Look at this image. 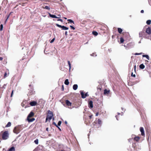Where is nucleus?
Returning a JSON list of instances; mask_svg holds the SVG:
<instances>
[{"label":"nucleus","mask_w":151,"mask_h":151,"mask_svg":"<svg viewBox=\"0 0 151 151\" xmlns=\"http://www.w3.org/2000/svg\"><path fill=\"white\" fill-rule=\"evenodd\" d=\"M48 113L49 114V115H48L46 118L45 122H46L48 120L50 121L52 119V116H53V114L52 112L50 111H48Z\"/></svg>","instance_id":"nucleus-1"},{"label":"nucleus","mask_w":151,"mask_h":151,"mask_svg":"<svg viewBox=\"0 0 151 151\" xmlns=\"http://www.w3.org/2000/svg\"><path fill=\"white\" fill-rule=\"evenodd\" d=\"M22 129L20 126H18L15 127L14 129V133L18 134L21 130Z\"/></svg>","instance_id":"nucleus-2"},{"label":"nucleus","mask_w":151,"mask_h":151,"mask_svg":"<svg viewBox=\"0 0 151 151\" xmlns=\"http://www.w3.org/2000/svg\"><path fill=\"white\" fill-rule=\"evenodd\" d=\"M9 137L8 132L6 131L4 132L2 134V138L4 140L7 139Z\"/></svg>","instance_id":"nucleus-3"},{"label":"nucleus","mask_w":151,"mask_h":151,"mask_svg":"<svg viewBox=\"0 0 151 151\" xmlns=\"http://www.w3.org/2000/svg\"><path fill=\"white\" fill-rule=\"evenodd\" d=\"M146 32L148 35H150L151 33V29L150 27H148L147 28Z\"/></svg>","instance_id":"nucleus-4"},{"label":"nucleus","mask_w":151,"mask_h":151,"mask_svg":"<svg viewBox=\"0 0 151 151\" xmlns=\"http://www.w3.org/2000/svg\"><path fill=\"white\" fill-rule=\"evenodd\" d=\"M140 130L141 133V135L142 136H144L145 135V132L144 130V129L143 127H141L140 128Z\"/></svg>","instance_id":"nucleus-5"},{"label":"nucleus","mask_w":151,"mask_h":151,"mask_svg":"<svg viewBox=\"0 0 151 151\" xmlns=\"http://www.w3.org/2000/svg\"><path fill=\"white\" fill-rule=\"evenodd\" d=\"M80 92L81 95V97L82 98L84 99L86 97V96H85V95L83 92L82 91H80Z\"/></svg>","instance_id":"nucleus-6"},{"label":"nucleus","mask_w":151,"mask_h":151,"mask_svg":"<svg viewBox=\"0 0 151 151\" xmlns=\"http://www.w3.org/2000/svg\"><path fill=\"white\" fill-rule=\"evenodd\" d=\"M37 104V102L35 101H32L30 103V105L32 106H35Z\"/></svg>","instance_id":"nucleus-7"},{"label":"nucleus","mask_w":151,"mask_h":151,"mask_svg":"<svg viewBox=\"0 0 151 151\" xmlns=\"http://www.w3.org/2000/svg\"><path fill=\"white\" fill-rule=\"evenodd\" d=\"M65 102L66 105L68 106H71V103L68 100H67L65 101Z\"/></svg>","instance_id":"nucleus-8"},{"label":"nucleus","mask_w":151,"mask_h":151,"mask_svg":"<svg viewBox=\"0 0 151 151\" xmlns=\"http://www.w3.org/2000/svg\"><path fill=\"white\" fill-rule=\"evenodd\" d=\"M88 105L89 107L91 108H92L93 107V102L92 101H89L88 103Z\"/></svg>","instance_id":"nucleus-9"},{"label":"nucleus","mask_w":151,"mask_h":151,"mask_svg":"<svg viewBox=\"0 0 151 151\" xmlns=\"http://www.w3.org/2000/svg\"><path fill=\"white\" fill-rule=\"evenodd\" d=\"M145 34V33L143 32H141L139 33V37H147L145 36H144V34Z\"/></svg>","instance_id":"nucleus-10"},{"label":"nucleus","mask_w":151,"mask_h":151,"mask_svg":"<svg viewBox=\"0 0 151 151\" xmlns=\"http://www.w3.org/2000/svg\"><path fill=\"white\" fill-rule=\"evenodd\" d=\"M34 114L33 112L31 111L28 115L27 118H30L33 116Z\"/></svg>","instance_id":"nucleus-11"},{"label":"nucleus","mask_w":151,"mask_h":151,"mask_svg":"<svg viewBox=\"0 0 151 151\" xmlns=\"http://www.w3.org/2000/svg\"><path fill=\"white\" fill-rule=\"evenodd\" d=\"M30 118H27V120L29 122H33L35 120V119L34 118H32V119H30Z\"/></svg>","instance_id":"nucleus-12"},{"label":"nucleus","mask_w":151,"mask_h":151,"mask_svg":"<svg viewBox=\"0 0 151 151\" xmlns=\"http://www.w3.org/2000/svg\"><path fill=\"white\" fill-rule=\"evenodd\" d=\"M78 86L77 84H74L73 85V88L74 90H76L78 88Z\"/></svg>","instance_id":"nucleus-13"},{"label":"nucleus","mask_w":151,"mask_h":151,"mask_svg":"<svg viewBox=\"0 0 151 151\" xmlns=\"http://www.w3.org/2000/svg\"><path fill=\"white\" fill-rule=\"evenodd\" d=\"M61 28L63 30H67L68 29V27H66L64 26H62Z\"/></svg>","instance_id":"nucleus-14"},{"label":"nucleus","mask_w":151,"mask_h":151,"mask_svg":"<svg viewBox=\"0 0 151 151\" xmlns=\"http://www.w3.org/2000/svg\"><path fill=\"white\" fill-rule=\"evenodd\" d=\"M69 82L68 79H66L65 80L64 83L66 85H68L69 84Z\"/></svg>","instance_id":"nucleus-15"},{"label":"nucleus","mask_w":151,"mask_h":151,"mask_svg":"<svg viewBox=\"0 0 151 151\" xmlns=\"http://www.w3.org/2000/svg\"><path fill=\"white\" fill-rule=\"evenodd\" d=\"M110 90L105 89L104 90V94H108L109 93Z\"/></svg>","instance_id":"nucleus-16"},{"label":"nucleus","mask_w":151,"mask_h":151,"mask_svg":"<svg viewBox=\"0 0 151 151\" xmlns=\"http://www.w3.org/2000/svg\"><path fill=\"white\" fill-rule=\"evenodd\" d=\"M49 14L50 17L52 18H57V17L54 15H52L50 13H49Z\"/></svg>","instance_id":"nucleus-17"},{"label":"nucleus","mask_w":151,"mask_h":151,"mask_svg":"<svg viewBox=\"0 0 151 151\" xmlns=\"http://www.w3.org/2000/svg\"><path fill=\"white\" fill-rule=\"evenodd\" d=\"M142 57H143L146 58L148 60H149V59H150L149 56L148 55H143Z\"/></svg>","instance_id":"nucleus-18"},{"label":"nucleus","mask_w":151,"mask_h":151,"mask_svg":"<svg viewBox=\"0 0 151 151\" xmlns=\"http://www.w3.org/2000/svg\"><path fill=\"white\" fill-rule=\"evenodd\" d=\"M139 139L140 138L138 137H135L134 138V140H135L137 142L139 140Z\"/></svg>","instance_id":"nucleus-19"},{"label":"nucleus","mask_w":151,"mask_h":151,"mask_svg":"<svg viewBox=\"0 0 151 151\" xmlns=\"http://www.w3.org/2000/svg\"><path fill=\"white\" fill-rule=\"evenodd\" d=\"M139 67L140 68L143 69L145 68V66L143 64H141L139 65Z\"/></svg>","instance_id":"nucleus-20"},{"label":"nucleus","mask_w":151,"mask_h":151,"mask_svg":"<svg viewBox=\"0 0 151 151\" xmlns=\"http://www.w3.org/2000/svg\"><path fill=\"white\" fill-rule=\"evenodd\" d=\"M9 151H15V148L14 147H12L9 149Z\"/></svg>","instance_id":"nucleus-21"},{"label":"nucleus","mask_w":151,"mask_h":151,"mask_svg":"<svg viewBox=\"0 0 151 151\" xmlns=\"http://www.w3.org/2000/svg\"><path fill=\"white\" fill-rule=\"evenodd\" d=\"M118 32L119 33H121L122 32V29H121V28H118Z\"/></svg>","instance_id":"nucleus-22"},{"label":"nucleus","mask_w":151,"mask_h":151,"mask_svg":"<svg viewBox=\"0 0 151 151\" xmlns=\"http://www.w3.org/2000/svg\"><path fill=\"white\" fill-rule=\"evenodd\" d=\"M68 65H69V70H70L71 68V64L70 63V61H68Z\"/></svg>","instance_id":"nucleus-23"},{"label":"nucleus","mask_w":151,"mask_h":151,"mask_svg":"<svg viewBox=\"0 0 151 151\" xmlns=\"http://www.w3.org/2000/svg\"><path fill=\"white\" fill-rule=\"evenodd\" d=\"M11 123L10 122H8L7 124L6 125V127H9L11 126Z\"/></svg>","instance_id":"nucleus-24"},{"label":"nucleus","mask_w":151,"mask_h":151,"mask_svg":"<svg viewBox=\"0 0 151 151\" xmlns=\"http://www.w3.org/2000/svg\"><path fill=\"white\" fill-rule=\"evenodd\" d=\"M92 33L95 36H97L98 34V33L96 31H93L92 32Z\"/></svg>","instance_id":"nucleus-25"},{"label":"nucleus","mask_w":151,"mask_h":151,"mask_svg":"<svg viewBox=\"0 0 151 151\" xmlns=\"http://www.w3.org/2000/svg\"><path fill=\"white\" fill-rule=\"evenodd\" d=\"M151 20H147L146 22V23L147 24H151Z\"/></svg>","instance_id":"nucleus-26"},{"label":"nucleus","mask_w":151,"mask_h":151,"mask_svg":"<svg viewBox=\"0 0 151 151\" xmlns=\"http://www.w3.org/2000/svg\"><path fill=\"white\" fill-rule=\"evenodd\" d=\"M98 124L101 125L102 124V122L100 119H98Z\"/></svg>","instance_id":"nucleus-27"},{"label":"nucleus","mask_w":151,"mask_h":151,"mask_svg":"<svg viewBox=\"0 0 151 151\" xmlns=\"http://www.w3.org/2000/svg\"><path fill=\"white\" fill-rule=\"evenodd\" d=\"M120 42L121 43H123L124 42V39L122 37H121L120 38Z\"/></svg>","instance_id":"nucleus-28"},{"label":"nucleus","mask_w":151,"mask_h":151,"mask_svg":"<svg viewBox=\"0 0 151 151\" xmlns=\"http://www.w3.org/2000/svg\"><path fill=\"white\" fill-rule=\"evenodd\" d=\"M68 21H69V22H70V23H73V24H74V21L72 20L71 19H68L67 20Z\"/></svg>","instance_id":"nucleus-29"},{"label":"nucleus","mask_w":151,"mask_h":151,"mask_svg":"<svg viewBox=\"0 0 151 151\" xmlns=\"http://www.w3.org/2000/svg\"><path fill=\"white\" fill-rule=\"evenodd\" d=\"M3 24H1L0 25V30L1 31H2L3 30Z\"/></svg>","instance_id":"nucleus-30"},{"label":"nucleus","mask_w":151,"mask_h":151,"mask_svg":"<svg viewBox=\"0 0 151 151\" xmlns=\"http://www.w3.org/2000/svg\"><path fill=\"white\" fill-rule=\"evenodd\" d=\"M44 8H45L46 9H48V10H50V8L48 6H46Z\"/></svg>","instance_id":"nucleus-31"},{"label":"nucleus","mask_w":151,"mask_h":151,"mask_svg":"<svg viewBox=\"0 0 151 151\" xmlns=\"http://www.w3.org/2000/svg\"><path fill=\"white\" fill-rule=\"evenodd\" d=\"M34 142H35V143L36 144H38V140L37 139H36L34 141Z\"/></svg>","instance_id":"nucleus-32"},{"label":"nucleus","mask_w":151,"mask_h":151,"mask_svg":"<svg viewBox=\"0 0 151 151\" xmlns=\"http://www.w3.org/2000/svg\"><path fill=\"white\" fill-rule=\"evenodd\" d=\"M56 25L57 27H60V28H62V26H61V25H59V24H56Z\"/></svg>","instance_id":"nucleus-33"},{"label":"nucleus","mask_w":151,"mask_h":151,"mask_svg":"<svg viewBox=\"0 0 151 151\" xmlns=\"http://www.w3.org/2000/svg\"><path fill=\"white\" fill-rule=\"evenodd\" d=\"M55 40V38H53L52 39L51 41H50V43H52L54 42Z\"/></svg>","instance_id":"nucleus-34"},{"label":"nucleus","mask_w":151,"mask_h":151,"mask_svg":"<svg viewBox=\"0 0 151 151\" xmlns=\"http://www.w3.org/2000/svg\"><path fill=\"white\" fill-rule=\"evenodd\" d=\"M61 123V121H59L58 123V126H60V124Z\"/></svg>","instance_id":"nucleus-35"},{"label":"nucleus","mask_w":151,"mask_h":151,"mask_svg":"<svg viewBox=\"0 0 151 151\" xmlns=\"http://www.w3.org/2000/svg\"><path fill=\"white\" fill-rule=\"evenodd\" d=\"M70 27L72 29H73V30H74L75 29V28L74 27H73V26H72L70 25Z\"/></svg>","instance_id":"nucleus-36"},{"label":"nucleus","mask_w":151,"mask_h":151,"mask_svg":"<svg viewBox=\"0 0 151 151\" xmlns=\"http://www.w3.org/2000/svg\"><path fill=\"white\" fill-rule=\"evenodd\" d=\"M7 76V74L6 73H5L4 76V78H5Z\"/></svg>","instance_id":"nucleus-37"},{"label":"nucleus","mask_w":151,"mask_h":151,"mask_svg":"<svg viewBox=\"0 0 151 151\" xmlns=\"http://www.w3.org/2000/svg\"><path fill=\"white\" fill-rule=\"evenodd\" d=\"M142 54V53H136L135 54V55H141V54Z\"/></svg>","instance_id":"nucleus-38"},{"label":"nucleus","mask_w":151,"mask_h":151,"mask_svg":"<svg viewBox=\"0 0 151 151\" xmlns=\"http://www.w3.org/2000/svg\"><path fill=\"white\" fill-rule=\"evenodd\" d=\"M6 86V84H4V85L2 86V88L5 89V87Z\"/></svg>","instance_id":"nucleus-39"},{"label":"nucleus","mask_w":151,"mask_h":151,"mask_svg":"<svg viewBox=\"0 0 151 151\" xmlns=\"http://www.w3.org/2000/svg\"><path fill=\"white\" fill-rule=\"evenodd\" d=\"M131 76H133V77H135V74H133V73H132Z\"/></svg>","instance_id":"nucleus-40"},{"label":"nucleus","mask_w":151,"mask_h":151,"mask_svg":"<svg viewBox=\"0 0 151 151\" xmlns=\"http://www.w3.org/2000/svg\"><path fill=\"white\" fill-rule=\"evenodd\" d=\"M53 124L55 125L56 126V127H58V125L55 122H53Z\"/></svg>","instance_id":"nucleus-41"},{"label":"nucleus","mask_w":151,"mask_h":151,"mask_svg":"<svg viewBox=\"0 0 151 151\" xmlns=\"http://www.w3.org/2000/svg\"><path fill=\"white\" fill-rule=\"evenodd\" d=\"M61 17V15L60 14H59L58 15V17H57V18H59Z\"/></svg>","instance_id":"nucleus-42"},{"label":"nucleus","mask_w":151,"mask_h":151,"mask_svg":"<svg viewBox=\"0 0 151 151\" xmlns=\"http://www.w3.org/2000/svg\"><path fill=\"white\" fill-rule=\"evenodd\" d=\"M57 20L58 21H61L62 22L63 21V20L62 19H58Z\"/></svg>","instance_id":"nucleus-43"},{"label":"nucleus","mask_w":151,"mask_h":151,"mask_svg":"<svg viewBox=\"0 0 151 151\" xmlns=\"http://www.w3.org/2000/svg\"><path fill=\"white\" fill-rule=\"evenodd\" d=\"M13 90L12 91V93H11V97H12V96L13 94Z\"/></svg>","instance_id":"nucleus-44"},{"label":"nucleus","mask_w":151,"mask_h":151,"mask_svg":"<svg viewBox=\"0 0 151 151\" xmlns=\"http://www.w3.org/2000/svg\"><path fill=\"white\" fill-rule=\"evenodd\" d=\"M10 14L9 15H8L7 16V19H8L9 18V16L10 15Z\"/></svg>","instance_id":"nucleus-45"},{"label":"nucleus","mask_w":151,"mask_h":151,"mask_svg":"<svg viewBox=\"0 0 151 151\" xmlns=\"http://www.w3.org/2000/svg\"><path fill=\"white\" fill-rule=\"evenodd\" d=\"M144 12V11L143 10H141V13H143Z\"/></svg>","instance_id":"nucleus-46"},{"label":"nucleus","mask_w":151,"mask_h":151,"mask_svg":"<svg viewBox=\"0 0 151 151\" xmlns=\"http://www.w3.org/2000/svg\"><path fill=\"white\" fill-rule=\"evenodd\" d=\"M67 33H68V32H67V31H65V35H67Z\"/></svg>","instance_id":"nucleus-47"},{"label":"nucleus","mask_w":151,"mask_h":151,"mask_svg":"<svg viewBox=\"0 0 151 151\" xmlns=\"http://www.w3.org/2000/svg\"><path fill=\"white\" fill-rule=\"evenodd\" d=\"M85 96H86V97L87 96H88V93H85Z\"/></svg>","instance_id":"nucleus-48"},{"label":"nucleus","mask_w":151,"mask_h":151,"mask_svg":"<svg viewBox=\"0 0 151 151\" xmlns=\"http://www.w3.org/2000/svg\"><path fill=\"white\" fill-rule=\"evenodd\" d=\"M3 58L2 57H0V60H2Z\"/></svg>","instance_id":"nucleus-49"},{"label":"nucleus","mask_w":151,"mask_h":151,"mask_svg":"<svg viewBox=\"0 0 151 151\" xmlns=\"http://www.w3.org/2000/svg\"><path fill=\"white\" fill-rule=\"evenodd\" d=\"M91 56H96V55H93V54H91Z\"/></svg>","instance_id":"nucleus-50"},{"label":"nucleus","mask_w":151,"mask_h":151,"mask_svg":"<svg viewBox=\"0 0 151 151\" xmlns=\"http://www.w3.org/2000/svg\"><path fill=\"white\" fill-rule=\"evenodd\" d=\"M98 114H99L98 113H96V116H98Z\"/></svg>","instance_id":"nucleus-51"},{"label":"nucleus","mask_w":151,"mask_h":151,"mask_svg":"<svg viewBox=\"0 0 151 151\" xmlns=\"http://www.w3.org/2000/svg\"><path fill=\"white\" fill-rule=\"evenodd\" d=\"M57 127L58 128V129H59L60 131H61V130L60 129V127H59L58 126V127Z\"/></svg>","instance_id":"nucleus-52"},{"label":"nucleus","mask_w":151,"mask_h":151,"mask_svg":"<svg viewBox=\"0 0 151 151\" xmlns=\"http://www.w3.org/2000/svg\"><path fill=\"white\" fill-rule=\"evenodd\" d=\"M46 130L47 131H48V128H47L46 129Z\"/></svg>","instance_id":"nucleus-53"},{"label":"nucleus","mask_w":151,"mask_h":151,"mask_svg":"<svg viewBox=\"0 0 151 151\" xmlns=\"http://www.w3.org/2000/svg\"><path fill=\"white\" fill-rule=\"evenodd\" d=\"M136 65H135L134 66V69L135 70V69H136Z\"/></svg>","instance_id":"nucleus-54"},{"label":"nucleus","mask_w":151,"mask_h":151,"mask_svg":"<svg viewBox=\"0 0 151 151\" xmlns=\"http://www.w3.org/2000/svg\"><path fill=\"white\" fill-rule=\"evenodd\" d=\"M115 117H116V119H117V120H118V118H117V116H115Z\"/></svg>","instance_id":"nucleus-55"},{"label":"nucleus","mask_w":151,"mask_h":151,"mask_svg":"<svg viewBox=\"0 0 151 151\" xmlns=\"http://www.w3.org/2000/svg\"><path fill=\"white\" fill-rule=\"evenodd\" d=\"M65 123L66 124H67V122L66 121H65Z\"/></svg>","instance_id":"nucleus-56"},{"label":"nucleus","mask_w":151,"mask_h":151,"mask_svg":"<svg viewBox=\"0 0 151 151\" xmlns=\"http://www.w3.org/2000/svg\"><path fill=\"white\" fill-rule=\"evenodd\" d=\"M91 116H89V117H90V118H91Z\"/></svg>","instance_id":"nucleus-57"},{"label":"nucleus","mask_w":151,"mask_h":151,"mask_svg":"<svg viewBox=\"0 0 151 151\" xmlns=\"http://www.w3.org/2000/svg\"><path fill=\"white\" fill-rule=\"evenodd\" d=\"M63 18H64V19H67V18H66V17H64Z\"/></svg>","instance_id":"nucleus-58"},{"label":"nucleus","mask_w":151,"mask_h":151,"mask_svg":"<svg viewBox=\"0 0 151 151\" xmlns=\"http://www.w3.org/2000/svg\"><path fill=\"white\" fill-rule=\"evenodd\" d=\"M7 19H6V20L5 22V23L6 22V21H7Z\"/></svg>","instance_id":"nucleus-59"},{"label":"nucleus","mask_w":151,"mask_h":151,"mask_svg":"<svg viewBox=\"0 0 151 151\" xmlns=\"http://www.w3.org/2000/svg\"><path fill=\"white\" fill-rule=\"evenodd\" d=\"M130 45V44L129 43V44H127V45Z\"/></svg>","instance_id":"nucleus-60"},{"label":"nucleus","mask_w":151,"mask_h":151,"mask_svg":"<svg viewBox=\"0 0 151 151\" xmlns=\"http://www.w3.org/2000/svg\"><path fill=\"white\" fill-rule=\"evenodd\" d=\"M122 110H123V108H122Z\"/></svg>","instance_id":"nucleus-61"},{"label":"nucleus","mask_w":151,"mask_h":151,"mask_svg":"<svg viewBox=\"0 0 151 151\" xmlns=\"http://www.w3.org/2000/svg\"><path fill=\"white\" fill-rule=\"evenodd\" d=\"M118 115H119V114H120V113H118Z\"/></svg>","instance_id":"nucleus-62"},{"label":"nucleus","mask_w":151,"mask_h":151,"mask_svg":"<svg viewBox=\"0 0 151 151\" xmlns=\"http://www.w3.org/2000/svg\"><path fill=\"white\" fill-rule=\"evenodd\" d=\"M140 43V42H139V43Z\"/></svg>","instance_id":"nucleus-63"},{"label":"nucleus","mask_w":151,"mask_h":151,"mask_svg":"<svg viewBox=\"0 0 151 151\" xmlns=\"http://www.w3.org/2000/svg\"><path fill=\"white\" fill-rule=\"evenodd\" d=\"M53 119L54 120V118H53Z\"/></svg>","instance_id":"nucleus-64"}]
</instances>
